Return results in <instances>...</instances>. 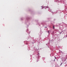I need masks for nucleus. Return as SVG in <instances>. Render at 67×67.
<instances>
[{
  "label": "nucleus",
  "mask_w": 67,
  "mask_h": 67,
  "mask_svg": "<svg viewBox=\"0 0 67 67\" xmlns=\"http://www.w3.org/2000/svg\"><path fill=\"white\" fill-rule=\"evenodd\" d=\"M48 33H49V31H48Z\"/></svg>",
  "instance_id": "4"
},
{
  "label": "nucleus",
  "mask_w": 67,
  "mask_h": 67,
  "mask_svg": "<svg viewBox=\"0 0 67 67\" xmlns=\"http://www.w3.org/2000/svg\"><path fill=\"white\" fill-rule=\"evenodd\" d=\"M60 34H61V33H60Z\"/></svg>",
  "instance_id": "6"
},
{
  "label": "nucleus",
  "mask_w": 67,
  "mask_h": 67,
  "mask_svg": "<svg viewBox=\"0 0 67 67\" xmlns=\"http://www.w3.org/2000/svg\"><path fill=\"white\" fill-rule=\"evenodd\" d=\"M55 59H56V57H55Z\"/></svg>",
  "instance_id": "5"
},
{
  "label": "nucleus",
  "mask_w": 67,
  "mask_h": 67,
  "mask_svg": "<svg viewBox=\"0 0 67 67\" xmlns=\"http://www.w3.org/2000/svg\"><path fill=\"white\" fill-rule=\"evenodd\" d=\"M53 29H54L55 27H54V26H53Z\"/></svg>",
  "instance_id": "1"
},
{
  "label": "nucleus",
  "mask_w": 67,
  "mask_h": 67,
  "mask_svg": "<svg viewBox=\"0 0 67 67\" xmlns=\"http://www.w3.org/2000/svg\"><path fill=\"white\" fill-rule=\"evenodd\" d=\"M62 63H61V64H60V66H62Z\"/></svg>",
  "instance_id": "2"
},
{
  "label": "nucleus",
  "mask_w": 67,
  "mask_h": 67,
  "mask_svg": "<svg viewBox=\"0 0 67 67\" xmlns=\"http://www.w3.org/2000/svg\"><path fill=\"white\" fill-rule=\"evenodd\" d=\"M45 27V28H47V27Z\"/></svg>",
  "instance_id": "3"
}]
</instances>
